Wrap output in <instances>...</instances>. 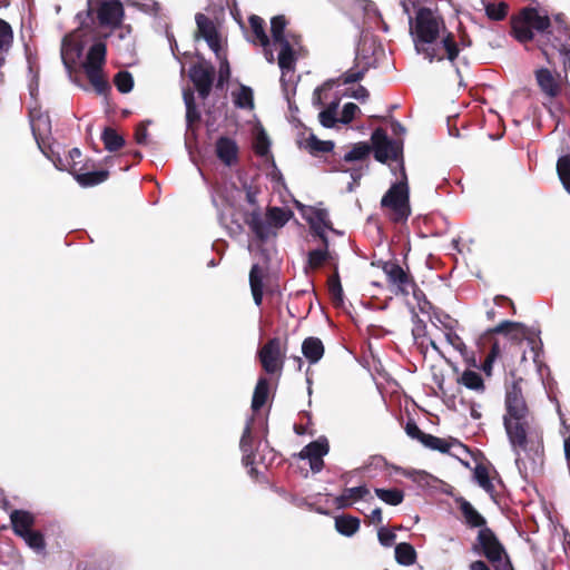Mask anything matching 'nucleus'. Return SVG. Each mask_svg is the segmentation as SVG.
<instances>
[{"instance_id":"obj_39","label":"nucleus","mask_w":570,"mask_h":570,"mask_svg":"<svg viewBox=\"0 0 570 570\" xmlns=\"http://www.w3.org/2000/svg\"><path fill=\"white\" fill-rule=\"evenodd\" d=\"M557 171L564 189L570 194V155L558 159Z\"/></svg>"},{"instance_id":"obj_26","label":"nucleus","mask_w":570,"mask_h":570,"mask_svg":"<svg viewBox=\"0 0 570 570\" xmlns=\"http://www.w3.org/2000/svg\"><path fill=\"white\" fill-rule=\"evenodd\" d=\"M370 494V490L365 485L347 488L336 499L338 508H345L351 505L353 502L361 500Z\"/></svg>"},{"instance_id":"obj_43","label":"nucleus","mask_w":570,"mask_h":570,"mask_svg":"<svg viewBox=\"0 0 570 570\" xmlns=\"http://www.w3.org/2000/svg\"><path fill=\"white\" fill-rule=\"evenodd\" d=\"M184 101L186 106V121L187 126L190 127L194 122L198 121L200 118V114L198 112L194 96L191 92H184Z\"/></svg>"},{"instance_id":"obj_61","label":"nucleus","mask_w":570,"mask_h":570,"mask_svg":"<svg viewBox=\"0 0 570 570\" xmlns=\"http://www.w3.org/2000/svg\"><path fill=\"white\" fill-rule=\"evenodd\" d=\"M519 326H520L519 323L503 321L502 323H500L498 326H495L493 328V332L494 333H504V332H508V330H510V328L519 327Z\"/></svg>"},{"instance_id":"obj_12","label":"nucleus","mask_w":570,"mask_h":570,"mask_svg":"<svg viewBox=\"0 0 570 570\" xmlns=\"http://www.w3.org/2000/svg\"><path fill=\"white\" fill-rule=\"evenodd\" d=\"M125 11L119 0L102 1L98 8V19L101 26L116 28L124 19Z\"/></svg>"},{"instance_id":"obj_22","label":"nucleus","mask_w":570,"mask_h":570,"mask_svg":"<svg viewBox=\"0 0 570 570\" xmlns=\"http://www.w3.org/2000/svg\"><path fill=\"white\" fill-rule=\"evenodd\" d=\"M521 16L532 30L543 32L550 27L549 17L540 14V12L534 8L523 9Z\"/></svg>"},{"instance_id":"obj_47","label":"nucleus","mask_w":570,"mask_h":570,"mask_svg":"<svg viewBox=\"0 0 570 570\" xmlns=\"http://www.w3.org/2000/svg\"><path fill=\"white\" fill-rule=\"evenodd\" d=\"M328 292L332 301L336 305H341L343 303V288L338 278V275L330 277L328 279Z\"/></svg>"},{"instance_id":"obj_46","label":"nucleus","mask_w":570,"mask_h":570,"mask_svg":"<svg viewBox=\"0 0 570 570\" xmlns=\"http://www.w3.org/2000/svg\"><path fill=\"white\" fill-rule=\"evenodd\" d=\"M115 86L122 94H128L132 90L134 79L128 71H119L115 76Z\"/></svg>"},{"instance_id":"obj_5","label":"nucleus","mask_w":570,"mask_h":570,"mask_svg":"<svg viewBox=\"0 0 570 570\" xmlns=\"http://www.w3.org/2000/svg\"><path fill=\"white\" fill-rule=\"evenodd\" d=\"M106 61V45L101 41L95 42L88 53L82 67L86 76L98 94H102L108 83L105 80L101 68Z\"/></svg>"},{"instance_id":"obj_55","label":"nucleus","mask_w":570,"mask_h":570,"mask_svg":"<svg viewBox=\"0 0 570 570\" xmlns=\"http://www.w3.org/2000/svg\"><path fill=\"white\" fill-rule=\"evenodd\" d=\"M379 541L384 547H391L394 544L396 535L393 531L381 528L377 532Z\"/></svg>"},{"instance_id":"obj_63","label":"nucleus","mask_w":570,"mask_h":570,"mask_svg":"<svg viewBox=\"0 0 570 570\" xmlns=\"http://www.w3.org/2000/svg\"><path fill=\"white\" fill-rule=\"evenodd\" d=\"M327 88H328V86H327V85H323V86H321V87H317V88L314 90V92H313V104H314V105H317V106H318V105H322V96H321V94H322V91H323V90H325V89H327Z\"/></svg>"},{"instance_id":"obj_11","label":"nucleus","mask_w":570,"mask_h":570,"mask_svg":"<svg viewBox=\"0 0 570 570\" xmlns=\"http://www.w3.org/2000/svg\"><path fill=\"white\" fill-rule=\"evenodd\" d=\"M81 157V151L79 148H72L69 150L68 160H70V173H72L75 179L78 181L79 185L83 187L95 186L102 181H105L108 177L107 170H99V171H90L85 174H78L76 173V159Z\"/></svg>"},{"instance_id":"obj_52","label":"nucleus","mask_w":570,"mask_h":570,"mask_svg":"<svg viewBox=\"0 0 570 570\" xmlns=\"http://www.w3.org/2000/svg\"><path fill=\"white\" fill-rule=\"evenodd\" d=\"M357 112H360V108L357 105H355L354 102L345 104L342 110V115L340 117V122L344 125L350 124Z\"/></svg>"},{"instance_id":"obj_36","label":"nucleus","mask_w":570,"mask_h":570,"mask_svg":"<svg viewBox=\"0 0 570 570\" xmlns=\"http://www.w3.org/2000/svg\"><path fill=\"white\" fill-rule=\"evenodd\" d=\"M375 494L380 500L390 505H399L403 502L404 493L399 489H375Z\"/></svg>"},{"instance_id":"obj_57","label":"nucleus","mask_w":570,"mask_h":570,"mask_svg":"<svg viewBox=\"0 0 570 570\" xmlns=\"http://www.w3.org/2000/svg\"><path fill=\"white\" fill-rule=\"evenodd\" d=\"M135 138H136L137 144H139V145H147V142H148V131H147V126H146L145 122L140 124L137 127L136 132H135Z\"/></svg>"},{"instance_id":"obj_10","label":"nucleus","mask_w":570,"mask_h":570,"mask_svg":"<svg viewBox=\"0 0 570 570\" xmlns=\"http://www.w3.org/2000/svg\"><path fill=\"white\" fill-rule=\"evenodd\" d=\"M328 452V443L326 439H318L311 442L299 452L301 459H306L309 462L311 470L315 473L323 469V456Z\"/></svg>"},{"instance_id":"obj_9","label":"nucleus","mask_w":570,"mask_h":570,"mask_svg":"<svg viewBox=\"0 0 570 570\" xmlns=\"http://www.w3.org/2000/svg\"><path fill=\"white\" fill-rule=\"evenodd\" d=\"M83 50V43L81 41V31L76 30L72 33L67 35L62 39L61 43V59L67 69H71L80 58Z\"/></svg>"},{"instance_id":"obj_28","label":"nucleus","mask_w":570,"mask_h":570,"mask_svg":"<svg viewBox=\"0 0 570 570\" xmlns=\"http://www.w3.org/2000/svg\"><path fill=\"white\" fill-rule=\"evenodd\" d=\"M335 529L341 534L351 537L360 529V519L351 515L336 517Z\"/></svg>"},{"instance_id":"obj_2","label":"nucleus","mask_w":570,"mask_h":570,"mask_svg":"<svg viewBox=\"0 0 570 570\" xmlns=\"http://www.w3.org/2000/svg\"><path fill=\"white\" fill-rule=\"evenodd\" d=\"M507 413L503 417L505 432L515 455L519 473L527 478L542 463L543 445L541 435L530 426L528 409L521 390L513 385L505 397Z\"/></svg>"},{"instance_id":"obj_38","label":"nucleus","mask_w":570,"mask_h":570,"mask_svg":"<svg viewBox=\"0 0 570 570\" xmlns=\"http://www.w3.org/2000/svg\"><path fill=\"white\" fill-rule=\"evenodd\" d=\"M460 382L465 387L476 391V392H482L484 390V383H483L482 376L478 372H474V371H465L462 374Z\"/></svg>"},{"instance_id":"obj_7","label":"nucleus","mask_w":570,"mask_h":570,"mask_svg":"<svg viewBox=\"0 0 570 570\" xmlns=\"http://www.w3.org/2000/svg\"><path fill=\"white\" fill-rule=\"evenodd\" d=\"M473 551L484 556L495 568H499L503 561H508L503 546L489 528L480 529Z\"/></svg>"},{"instance_id":"obj_49","label":"nucleus","mask_w":570,"mask_h":570,"mask_svg":"<svg viewBox=\"0 0 570 570\" xmlns=\"http://www.w3.org/2000/svg\"><path fill=\"white\" fill-rule=\"evenodd\" d=\"M508 6L504 2L488 3L485 6V13L492 20H502L507 16Z\"/></svg>"},{"instance_id":"obj_16","label":"nucleus","mask_w":570,"mask_h":570,"mask_svg":"<svg viewBox=\"0 0 570 570\" xmlns=\"http://www.w3.org/2000/svg\"><path fill=\"white\" fill-rule=\"evenodd\" d=\"M190 79L194 82L199 96L205 99L210 92L213 85V68L197 65L190 68Z\"/></svg>"},{"instance_id":"obj_18","label":"nucleus","mask_w":570,"mask_h":570,"mask_svg":"<svg viewBox=\"0 0 570 570\" xmlns=\"http://www.w3.org/2000/svg\"><path fill=\"white\" fill-rule=\"evenodd\" d=\"M215 153L217 158L228 167L236 165L238 160V146L236 141L229 137H220L215 144Z\"/></svg>"},{"instance_id":"obj_60","label":"nucleus","mask_w":570,"mask_h":570,"mask_svg":"<svg viewBox=\"0 0 570 570\" xmlns=\"http://www.w3.org/2000/svg\"><path fill=\"white\" fill-rule=\"evenodd\" d=\"M566 59H570V33L564 42L554 46Z\"/></svg>"},{"instance_id":"obj_34","label":"nucleus","mask_w":570,"mask_h":570,"mask_svg":"<svg viewBox=\"0 0 570 570\" xmlns=\"http://www.w3.org/2000/svg\"><path fill=\"white\" fill-rule=\"evenodd\" d=\"M267 219L273 229L283 227L291 218L292 213L279 207H272L267 210Z\"/></svg>"},{"instance_id":"obj_27","label":"nucleus","mask_w":570,"mask_h":570,"mask_svg":"<svg viewBox=\"0 0 570 570\" xmlns=\"http://www.w3.org/2000/svg\"><path fill=\"white\" fill-rule=\"evenodd\" d=\"M422 444H424L426 448H429L431 450H435L441 453H449L453 446L462 448L461 443H459L456 441H449V440L441 439V438H438V436H434L431 434L423 436Z\"/></svg>"},{"instance_id":"obj_64","label":"nucleus","mask_w":570,"mask_h":570,"mask_svg":"<svg viewBox=\"0 0 570 570\" xmlns=\"http://www.w3.org/2000/svg\"><path fill=\"white\" fill-rule=\"evenodd\" d=\"M470 570H490V568L483 561L478 560L470 564Z\"/></svg>"},{"instance_id":"obj_24","label":"nucleus","mask_w":570,"mask_h":570,"mask_svg":"<svg viewBox=\"0 0 570 570\" xmlns=\"http://www.w3.org/2000/svg\"><path fill=\"white\" fill-rule=\"evenodd\" d=\"M263 278L264 271L257 265H253L249 273V285L254 302L257 306L262 304L263 299Z\"/></svg>"},{"instance_id":"obj_48","label":"nucleus","mask_w":570,"mask_h":570,"mask_svg":"<svg viewBox=\"0 0 570 570\" xmlns=\"http://www.w3.org/2000/svg\"><path fill=\"white\" fill-rule=\"evenodd\" d=\"M474 479L478 482V484L487 492H491L493 490V484L490 481L488 470L483 465L475 466Z\"/></svg>"},{"instance_id":"obj_8","label":"nucleus","mask_w":570,"mask_h":570,"mask_svg":"<svg viewBox=\"0 0 570 570\" xmlns=\"http://www.w3.org/2000/svg\"><path fill=\"white\" fill-rule=\"evenodd\" d=\"M371 140L374 148V157L377 161L385 163L389 159L396 160L402 156L403 142L401 140L390 139L383 129H375Z\"/></svg>"},{"instance_id":"obj_44","label":"nucleus","mask_w":570,"mask_h":570,"mask_svg":"<svg viewBox=\"0 0 570 570\" xmlns=\"http://www.w3.org/2000/svg\"><path fill=\"white\" fill-rule=\"evenodd\" d=\"M371 147L366 142H358L353 146V148L344 155L345 161H355L363 160L370 155Z\"/></svg>"},{"instance_id":"obj_3","label":"nucleus","mask_w":570,"mask_h":570,"mask_svg":"<svg viewBox=\"0 0 570 570\" xmlns=\"http://www.w3.org/2000/svg\"><path fill=\"white\" fill-rule=\"evenodd\" d=\"M286 23L284 16H276L271 20L273 43L279 47L277 62L282 72L281 86L285 98L289 100L296 87L295 65L299 38L293 33H286Z\"/></svg>"},{"instance_id":"obj_1","label":"nucleus","mask_w":570,"mask_h":570,"mask_svg":"<svg viewBox=\"0 0 570 570\" xmlns=\"http://www.w3.org/2000/svg\"><path fill=\"white\" fill-rule=\"evenodd\" d=\"M410 35L416 53L424 60L429 63L448 61L461 77L455 62L460 53L472 46V40L465 32L450 31L438 9L417 8L414 18L410 17Z\"/></svg>"},{"instance_id":"obj_6","label":"nucleus","mask_w":570,"mask_h":570,"mask_svg":"<svg viewBox=\"0 0 570 570\" xmlns=\"http://www.w3.org/2000/svg\"><path fill=\"white\" fill-rule=\"evenodd\" d=\"M257 355L267 374H281L286 357V346L279 337H273L258 350Z\"/></svg>"},{"instance_id":"obj_20","label":"nucleus","mask_w":570,"mask_h":570,"mask_svg":"<svg viewBox=\"0 0 570 570\" xmlns=\"http://www.w3.org/2000/svg\"><path fill=\"white\" fill-rule=\"evenodd\" d=\"M535 78L541 90L549 97H556L559 94L560 86L557 76L547 68L538 69Z\"/></svg>"},{"instance_id":"obj_32","label":"nucleus","mask_w":570,"mask_h":570,"mask_svg":"<svg viewBox=\"0 0 570 570\" xmlns=\"http://www.w3.org/2000/svg\"><path fill=\"white\" fill-rule=\"evenodd\" d=\"M240 451L243 452V462L245 465L253 464L254 453L252 448V431L249 423L246 424L239 442Z\"/></svg>"},{"instance_id":"obj_14","label":"nucleus","mask_w":570,"mask_h":570,"mask_svg":"<svg viewBox=\"0 0 570 570\" xmlns=\"http://www.w3.org/2000/svg\"><path fill=\"white\" fill-rule=\"evenodd\" d=\"M30 126L32 135L41 148L43 142L51 132V121L47 114L42 112L39 108H31L29 112Z\"/></svg>"},{"instance_id":"obj_15","label":"nucleus","mask_w":570,"mask_h":570,"mask_svg":"<svg viewBox=\"0 0 570 570\" xmlns=\"http://www.w3.org/2000/svg\"><path fill=\"white\" fill-rule=\"evenodd\" d=\"M249 26L253 32L250 41L255 45H261L264 50L265 59L273 63L275 60L273 49L271 48V41L264 29V20L258 16H252L249 18Z\"/></svg>"},{"instance_id":"obj_19","label":"nucleus","mask_w":570,"mask_h":570,"mask_svg":"<svg viewBox=\"0 0 570 570\" xmlns=\"http://www.w3.org/2000/svg\"><path fill=\"white\" fill-rule=\"evenodd\" d=\"M246 223L255 236L261 240H266L275 234L269 220L267 218L264 219L259 212L250 213Z\"/></svg>"},{"instance_id":"obj_54","label":"nucleus","mask_w":570,"mask_h":570,"mask_svg":"<svg viewBox=\"0 0 570 570\" xmlns=\"http://www.w3.org/2000/svg\"><path fill=\"white\" fill-rule=\"evenodd\" d=\"M219 60V78H218V85L223 86L226 81H228L230 77V68L229 62L225 55L220 52V58H217Z\"/></svg>"},{"instance_id":"obj_21","label":"nucleus","mask_w":570,"mask_h":570,"mask_svg":"<svg viewBox=\"0 0 570 570\" xmlns=\"http://www.w3.org/2000/svg\"><path fill=\"white\" fill-rule=\"evenodd\" d=\"M10 521L14 533L21 537L31 531L35 518L30 512L23 510H13L10 513Z\"/></svg>"},{"instance_id":"obj_13","label":"nucleus","mask_w":570,"mask_h":570,"mask_svg":"<svg viewBox=\"0 0 570 570\" xmlns=\"http://www.w3.org/2000/svg\"><path fill=\"white\" fill-rule=\"evenodd\" d=\"M197 37L206 40L208 47L215 52L217 58H220V42L219 36L214 22L203 13L196 14Z\"/></svg>"},{"instance_id":"obj_37","label":"nucleus","mask_w":570,"mask_h":570,"mask_svg":"<svg viewBox=\"0 0 570 570\" xmlns=\"http://www.w3.org/2000/svg\"><path fill=\"white\" fill-rule=\"evenodd\" d=\"M512 30L514 33V37L520 42H528L533 39V30L530 28V26L524 21L522 16L513 21Z\"/></svg>"},{"instance_id":"obj_40","label":"nucleus","mask_w":570,"mask_h":570,"mask_svg":"<svg viewBox=\"0 0 570 570\" xmlns=\"http://www.w3.org/2000/svg\"><path fill=\"white\" fill-rule=\"evenodd\" d=\"M402 474L420 487H432L435 478L422 470H403Z\"/></svg>"},{"instance_id":"obj_29","label":"nucleus","mask_w":570,"mask_h":570,"mask_svg":"<svg viewBox=\"0 0 570 570\" xmlns=\"http://www.w3.org/2000/svg\"><path fill=\"white\" fill-rule=\"evenodd\" d=\"M269 393V384L266 377H259L253 394L252 407L254 411L259 410L267 401Z\"/></svg>"},{"instance_id":"obj_51","label":"nucleus","mask_w":570,"mask_h":570,"mask_svg":"<svg viewBox=\"0 0 570 570\" xmlns=\"http://www.w3.org/2000/svg\"><path fill=\"white\" fill-rule=\"evenodd\" d=\"M444 336H445V340L446 342L455 350L458 351L460 354H464L465 352V344L464 342L462 341V338L455 333L453 332L452 330H448L445 333H444Z\"/></svg>"},{"instance_id":"obj_41","label":"nucleus","mask_w":570,"mask_h":570,"mask_svg":"<svg viewBox=\"0 0 570 570\" xmlns=\"http://www.w3.org/2000/svg\"><path fill=\"white\" fill-rule=\"evenodd\" d=\"M305 147L311 154L317 155L331 151L334 148V144L330 140H320L314 135H311L306 140Z\"/></svg>"},{"instance_id":"obj_53","label":"nucleus","mask_w":570,"mask_h":570,"mask_svg":"<svg viewBox=\"0 0 570 570\" xmlns=\"http://www.w3.org/2000/svg\"><path fill=\"white\" fill-rule=\"evenodd\" d=\"M116 28H118L117 37L119 40L125 41V48L130 49L134 45V39L131 36L132 29L129 24H119Z\"/></svg>"},{"instance_id":"obj_50","label":"nucleus","mask_w":570,"mask_h":570,"mask_svg":"<svg viewBox=\"0 0 570 570\" xmlns=\"http://www.w3.org/2000/svg\"><path fill=\"white\" fill-rule=\"evenodd\" d=\"M327 258V250L314 249L308 253L307 264L311 268H318Z\"/></svg>"},{"instance_id":"obj_30","label":"nucleus","mask_w":570,"mask_h":570,"mask_svg":"<svg viewBox=\"0 0 570 570\" xmlns=\"http://www.w3.org/2000/svg\"><path fill=\"white\" fill-rule=\"evenodd\" d=\"M232 96L236 107L240 109L254 108V95L252 88L242 85L236 91L232 94Z\"/></svg>"},{"instance_id":"obj_56","label":"nucleus","mask_w":570,"mask_h":570,"mask_svg":"<svg viewBox=\"0 0 570 570\" xmlns=\"http://www.w3.org/2000/svg\"><path fill=\"white\" fill-rule=\"evenodd\" d=\"M405 431L409 436L420 440L421 443H423V436L428 435L426 433L422 432L414 422H407Z\"/></svg>"},{"instance_id":"obj_4","label":"nucleus","mask_w":570,"mask_h":570,"mask_svg":"<svg viewBox=\"0 0 570 570\" xmlns=\"http://www.w3.org/2000/svg\"><path fill=\"white\" fill-rule=\"evenodd\" d=\"M381 206L389 209L393 222H405L411 215L409 186L403 173V180L393 184L381 199Z\"/></svg>"},{"instance_id":"obj_23","label":"nucleus","mask_w":570,"mask_h":570,"mask_svg":"<svg viewBox=\"0 0 570 570\" xmlns=\"http://www.w3.org/2000/svg\"><path fill=\"white\" fill-rule=\"evenodd\" d=\"M302 353L309 363H317L324 354L322 341L317 337L305 338L302 344Z\"/></svg>"},{"instance_id":"obj_58","label":"nucleus","mask_w":570,"mask_h":570,"mask_svg":"<svg viewBox=\"0 0 570 570\" xmlns=\"http://www.w3.org/2000/svg\"><path fill=\"white\" fill-rule=\"evenodd\" d=\"M313 223H318L325 228H331L328 213L325 209H320L315 213V220Z\"/></svg>"},{"instance_id":"obj_25","label":"nucleus","mask_w":570,"mask_h":570,"mask_svg":"<svg viewBox=\"0 0 570 570\" xmlns=\"http://www.w3.org/2000/svg\"><path fill=\"white\" fill-rule=\"evenodd\" d=\"M13 43V31L11 26L0 19V66L6 61V58Z\"/></svg>"},{"instance_id":"obj_45","label":"nucleus","mask_w":570,"mask_h":570,"mask_svg":"<svg viewBox=\"0 0 570 570\" xmlns=\"http://www.w3.org/2000/svg\"><path fill=\"white\" fill-rule=\"evenodd\" d=\"M26 543L37 553L45 551V539L40 532L29 531L27 534L21 535Z\"/></svg>"},{"instance_id":"obj_31","label":"nucleus","mask_w":570,"mask_h":570,"mask_svg":"<svg viewBox=\"0 0 570 570\" xmlns=\"http://www.w3.org/2000/svg\"><path fill=\"white\" fill-rule=\"evenodd\" d=\"M461 512L464 517L465 522L473 528H485V519L474 509V507L468 502L462 501L460 505Z\"/></svg>"},{"instance_id":"obj_62","label":"nucleus","mask_w":570,"mask_h":570,"mask_svg":"<svg viewBox=\"0 0 570 570\" xmlns=\"http://www.w3.org/2000/svg\"><path fill=\"white\" fill-rule=\"evenodd\" d=\"M351 97L356 99V100H360V101H365L368 97V91L365 87L363 86H358L352 94H351Z\"/></svg>"},{"instance_id":"obj_33","label":"nucleus","mask_w":570,"mask_h":570,"mask_svg":"<svg viewBox=\"0 0 570 570\" xmlns=\"http://www.w3.org/2000/svg\"><path fill=\"white\" fill-rule=\"evenodd\" d=\"M416 552L414 548L405 542L395 547V560L402 566H411L415 562Z\"/></svg>"},{"instance_id":"obj_59","label":"nucleus","mask_w":570,"mask_h":570,"mask_svg":"<svg viewBox=\"0 0 570 570\" xmlns=\"http://www.w3.org/2000/svg\"><path fill=\"white\" fill-rule=\"evenodd\" d=\"M363 76H364L363 71L348 70L347 72L344 73L343 81H344V83L356 82V81L361 80L363 78Z\"/></svg>"},{"instance_id":"obj_42","label":"nucleus","mask_w":570,"mask_h":570,"mask_svg":"<svg viewBox=\"0 0 570 570\" xmlns=\"http://www.w3.org/2000/svg\"><path fill=\"white\" fill-rule=\"evenodd\" d=\"M102 140L106 149H108L109 151H116L119 148H121L125 144L124 138L111 128H106L104 130Z\"/></svg>"},{"instance_id":"obj_35","label":"nucleus","mask_w":570,"mask_h":570,"mask_svg":"<svg viewBox=\"0 0 570 570\" xmlns=\"http://www.w3.org/2000/svg\"><path fill=\"white\" fill-rule=\"evenodd\" d=\"M338 106V100L332 101L324 110L320 112L318 118L323 127L333 128L337 122H340V118L336 117Z\"/></svg>"},{"instance_id":"obj_17","label":"nucleus","mask_w":570,"mask_h":570,"mask_svg":"<svg viewBox=\"0 0 570 570\" xmlns=\"http://www.w3.org/2000/svg\"><path fill=\"white\" fill-rule=\"evenodd\" d=\"M383 271L390 283L397 287L399 293L403 295H407L410 293V289L413 287L412 281L400 265L386 263L383 266Z\"/></svg>"}]
</instances>
